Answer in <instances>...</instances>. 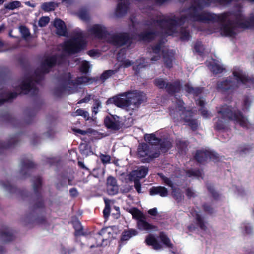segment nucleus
Instances as JSON below:
<instances>
[{"label":"nucleus","instance_id":"1","mask_svg":"<svg viewBox=\"0 0 254 254\" xmlns=\"http://www.w3.org/2000/svg\"><path fill=\"white\" fill-rule=\"evenodd\" d=\"M233 76L218 82L217 89L221 92L228 90H234L240 86L251 87L254 86V82L248 79L246 74L239 67H235L233 72Z\"/></svg>","mask_w":254,"mask_h":254},{"label":"nucleus","instance_id":"2","mask_svg":"<svg viewBox=\"0 0 254 254\" xmlns=\"http://www.w3.org/2000/svg\"><path fill=\"white\" fill-rule=\"evenodd\" d=\"M85 35L82 32L77 33L71 39L66 41L64 45L61 46L63 54H74L83 49L86 44L85 40Z\"/></svg>","mask_w":254,"mask_h":254},{"label":"nucleus","instance_id":"3","mask_svg":"<svg viewBox=\"0 0 254 254\" xmlns=\"http://www.w3.org/2000/svg\"><path fill=\"white\" fill-rule=\"evenodd\" d=\"M218 113L224 118H227L233 120L244 127H248L250 125L248 119L243 116L240 112H236L235 108L224 105L218 110Z\"/></svg>","mask_w":254,"mask_h":254},{"label":"nucleus","instance_id":"4","mask_svg":"<svg viewBox=\"0 0 254 254\" xmlns=\"http://www.w3.org/2000/svg\"><path fill=\"white\" fill-rule=\"evenodd\" d=\"M183 102L181 100H179L178 102V107L176 108L175 110L172 109L170 111L171 115L174 118L178 117L179 115L181 119H184L186 122L189 123V125L193 130L195 129L198 127V122L195 120H193L191 118V113L189 111L184 110L183 104Z\"/></svg>","mask_w":254,"mask_h":254},{"label":"nucleus","instance_id":"5","mask_svg":"<svg viewBox=\"0 0 254 254\" xmlns=\"http://www.w3.org/2000/svg\"><path fill=\"white\" fill-rule=\"evenodd\" d=\"M69 79L64 81L60 87V91L65 94H71L77 90L78 86L87 84L90 82V79L87 76L79 77L75 83H73L71 80L70 75L68 74Z\"/></svg>","mask_w":254,"mask_h":254},{"label":"nucleus","instance_id":"6","mask_svg":"<svg viewBox=\"0 0 254 254\" xmlns=\"http://www.w3.org/2000/svg\"><path fill=\"white\" fill-rule=\"evenodd\" d=\"M146 99L145 94L140 91L135 90L128 92V112L130 110H136Z\"/></svg>","mask_w":254,"mask_h":254},{"label":"nucleus","instance_id":"7","mask_svg":"<svg viewBox=\"0 0 254 254\" xmlns=\"http://www.w3.org/2000/svg\"><path fill=\"white\" fill-rule=\"evenodd\" d=\"M116 230L117 228L115 226L103 229L100 234L97 236L96 239L98 242L95 245H91L90 247L93 248L107 245L108 240L114 238L116 234Z\"/></svg>","mask_w":254,"mask_h":254},{"label":"nucleus","instance_id":"8","mask_svg":"<svg viewBox=\"0 0 254 254\" xmlns=\"http://www.w3.org/2000/svg\"><path fill=\"white\" fill-rule=\"evenodd\" d=\"M148 172V169L144 167H139L137 170L132 172L129 176L128 182L129 184L133 182L134 186L138 193L141 192V184L139 181V179L144 178Z\"/></svg>","mask_w":254,"mask_h":254},{"label":"nucleus","instance_id":"9","mask_svg":"<svg viewBox=\"0 0 254 254\" xmlns=\"http://www.w3.org/2000/svg\"><path fill=\"white\" fill-rule=\"evenodd\" d=\"M128 211L131 214L133 218L138 220L137 226L139 229L149 231L154 229V227L145 220V216L137 209L132 208Z\"/></svg>","mask_w":254,"mask_h":254},{"label":"nucleus","instance_id":"10","mask_svg":"<svg viewBox=\"0 0 254 254\" xmlns=\"http://www.w3.org/2000/svg\"><path fill=\"white\" fill-rule=\"evenodd\" d=\"M154 83L156 86L160 89L165 88L169 93L178 92L181 89L180 83L176 82L174 84L168 83L165 79L158 78L154 80Z\"/></svg>","mask_w":254,"mask_h":254},{"label":"nucleus","instance_id":"11","mask_svg":"<svg viewBox=\"0 0 254 254\" xmlns=\"http://www.w3.org/2000/svg\"><path fill=\"white\" fill-rule=\"evenodd\" d=\"M137 155L140 158H145V161H148L151 158L158 157L159 153L154 151L152 146L150 147L146 144H141L138 147Z\"/></svg>","mask_w":254,"mask_h":254},{"label":"nucleus","instance_id":"12","mask_svg":"<svg viewBox=\"0 0 254 254\" xmlns=\"http://www.w3.org/2000/svg\"><path fill=\"white\" fill-rule=\"evenodd\" d=\"M106 27L101 24L93 25L87 28V34L93 38H102L106 35Z\"/></svg>","mask_w":254,"mask_h":254},{"label":"nucleus","instance_id":"13","mask_svg":"<svg viewBox=\"0 0 254 254\" xmlns=\"http://www.w3.org/2000/svg\"><path fill=\"white\" fill-rule=\"evenodd\" d=\"M107 105L114 104L120 108H124L127 105V94L126 93L109 99L106 102Z\"/></svg>","mask_w":254,"mask_h":254},{"label":"nucleus","instance_id":"14","mask_svg":"<svg viewBox=\"0 0 254 254\" xmlns=\"http://www.w3.org/2000/svg\"><path fill=\"white\" fill-rule=\"evenodd\" d=\"M217 154L207 150L197 151L195 157L196 160L200 163L206 161L208 158L214 161L217 158Z\"/></svg>","mask_w":254,"mask_h":254},{"label":"nucleus","instance_id":"15","mask_svg":"<svg viewBox=\"0 0 254 254\" xmlns=\"http://www.w3.org/2000/svg\"><path fill=\"white\" fill-rule=\"evenodd\" d=\"M104 200L106 204L105 207L103 210V213L105 218L107 219L109 216L110 212H111L112 216H113L114 218H118L120 215L119 207L117 206H114L113 209H111L110 205V200L107 199H105Z\"/></svg>","mask_w":254,"mask_h":254},{"label":"nucleus","instance_id":"16","mask_svg":"<svg viewBox=\"0 0 254 254\" xmlns=\"http://www.w3.org/2000/svg\"><path fill=\"white\" fill-rule=\"evenodd\" d=\"M119 118L118 116L107 117L105 119V124L109 128L118 130L120 128L122 125L119 121Z\"/></svg>","mask_w":254,"mask_h":254},{"label":"nucleus","instance_id":"17","mask_svg":"<svg viewBox=\"0 0 254 254\" xmlns=\"http://www.w3.org/2000/svg\"><path fill=\"white\" fill-rule=\"evenodd\" d=\"M207 66L214 74L222 72L224 68L219 62L211 59L210 61L207 62Z\"/></svg>","mask_w":254,"mask_h":254},{"label":"nucleus","instance_id":"18","mask_svg":"<svg viewBox=\"0 0 254 254\" xmlns=\"http://www.w3.org/2000/svg\"><path fill=\"white\" fill-rule=\"evenodd\" d=\"M111 42L117 46H121L127 42V35L125 33H118L112 37Z\"/></svg>","mask_w":254,"mask_h":254},{"label":"nucleus","instance_id":"19","mask_svg":"<svg viewBox=\"0 0 254 254\" xmlns=\"http://www.w3.org/2000/svg\"><path fill=\"white\" fill-rule=\"evenodd\" d=\"M54 26L56 28L57 33L61 36H66L67 29L65 23L61 19H56L54 22Z\"/></svg>","mask_w":254,"mask_h":254},{"label":"nucleus","instance_id":"20","mask_svg":"<svg viewBox=\"0 0 254 254\" xmlns=\"http://www.w3.org/2000/svg\"><path fill=\"white\" fill-rule=\"evenodd\" d=\"M118 64L120 67L126 68L127 66V49H122L118 55Z\"/></svg>","mask_w":254,"mask_h":254},{"label":"nucleus","instance_id":"21","mask_svg":"<svg viewBox=\"0 0 254 254\" xmlns=\"http://www.w3.org/2000/svg\"><path fill=\"white\" fill-rule=\"evenodd\" d=\"M57 63L55 57H50L47 58L42 65V70L43 72H48V68L53 66Z\"/></svg>","mask_w":254,"mask_h":254},{"label":"nucleus","instance_id":"22","mask_svg":"<svg viewBox=\"0 0 254 254\" xmlns=\"http://www.w3.org/2000/svg\"><path fill=\"white\" fill-rule=\"evenodd\" d=\"M150 194L151 195L159 194L162 197H165L168 195L167 190L163 187H152L150 189Z\"/></svg>","mask_w":254,"mask_h":254},{"label":"nucleus","instance_id":"23","mask_svg":"<svg viewBox=\"0 0 254 254\" xmlns=\"http://www.w3.org/2000/svg\"><path fill=\"white\" fill-rule=\"evenodd\" d=\"M148 245L152 246L155 250H160L162 248L161 245L157 241L156 238L152 235H149L145 239Z\"/></svg>","mask_w":254,"mask_h":254},{"label":"nucleus","instance_id":"24","mask_svg":"<svg viewBox=\"0 0 254 254\" xmlns=\"http://www.w3.org/2000/svg\"><path fill=\"white\" fill-rule=\"evenodd\" d=\"M163 60L167 67H171L172 66L174 53L172 51L165 52L163 51Z\"/></svg>","mask_w":254,"mask_h":254},{"label":"nucleus","instance_id":"25","mask_svg":"<svg viewBox=\"0 0 254 254\" xmlns=\"http://www.w3.org/2000/svg\"><path fill=\"white\" fill-rule=\"evenodd\" d=\"M191 214L192 216L195 219L197 223L200 228L202 229L205 230L206 229V226L203 220V218L202 217L200 213L195 210H194L191 212Z\"/></svg>","mask_w":254,"mask_h":254},{"label":"nucleus","instance_id":"26","mask_svg":"<svg viewBox=\"0 0 254 254\" xmlns=\"http://www.w3.org/2000/svg\"><path fill=\"white\" fill-rule=\"evenodd\" d=\"M34 86V83L30 79L24 80L20 86L21 92H27L30 91Z\"/></svg>","mask_w":254,"mask_h":254},{"label":"nucleus","instance_id":"27","mask_svg":"<svg viewBox=\"0 0 254 254\" xmlns=\"http://www.w3.org/2000/svg\"><path fill=\"white\" fill-rule=\"evenodd\" d=\"M145 141L151 145H156L160 143V139L157 137L154 134H146L144 135Z\"/></svg>","mask_w":254,"mask_h":254},{"label":"nucleus","instance_id":"28","mask_svg":"<svg viewBox=\"0 0 254 254\" xmlns=\"http://www.w3.org/2000/svg\"><path fill=\"white\" fill-rule=\"evenodd\" d=\"M185 88L187 92L192 94L194 95H198L202 91V88L199 87L193 88L191 85L189 84L185 85Z\"/></svg>","mask_w":254,"mask_h":254},{"label":"nucleus","instance_id":"29","mask_svg":"<svg viewBox=\"0 0 254 254\" xmlns=\"http://www.w3.org/2000/svg\"><path fill=\"white\" fill-rule=\"evenodd\" d=\"M56 6V4L53 2H49L44 3L42 5V8L47 11L54 10Z\"/></svg>","mask_w":254,"mask_h":254},{"label":"nucleus","instance_id":"30","mask_svg":"<svg viewBox=\"0 0 254 254\" xmlns=\"http://www.w3.org/2000/svg\"><path fill=\"white\" fill-rule=\"evenodd\" d=\"M21 6V3L19 1L15 0L11 1L6 5H5V7L6 8L10 9V10H13L14 9H16L17 8H18Z\"/></svg>","mask_w":254,"mask_h":254},{"label":"nucleus","instance_id":"31","mask_svg":"<svg viewBox=\"0 0 254 254\" xmlns=\"http://www.w3.org/2000/svg\"><path fill=\"white\" fill-rule=\"evenodd\" d=\"M117 72V70H108L104 71L101 76V79L105 80Z\"/></svg>","mask_w":254,"mask_h":254},{"label":"nucleus","instance_id":"32","mask_svg":"<svg viewBox=\"0 0 254 254\" xmlns=\"http://www.w3.org/2000/svg\"><path fill=\"white\" fill-rule=\"evenodd\" d=\"M159 237L160 240L164 245H166L167 247H169L171 246L172 244L170 243V240L164 233H161L159 235Z\"/></svg>","mask_w":254,"mask_h":254},{"label":"nucleus","instance_id":"33","mask_svg":"<svg viewBox=\"0 0 254 254\" xmlns=\"http://www.w3.org/2000/svg\"><path fill=\"white\" fill-rule=\"evenodd\" d=\"M75 114L76 116H81L83 117L86 120H88L89 117L88 113L82 109H77L75 112Z\"/></svg>","mask_w":254,"mask_h":254},{"label":"nucleus","instance_id":"34","mask_svg":"<svg viewBox=\"0 0 254 254\" xmlns=\"http://www.w3.org/2000/svg\"><path fill=\"white\" fill-rule=\"evenodd\" d=\"M107 190L109 194L114 195L118 193L119 188L118 186L117 185L112 187H108V188H107Z\"/></svg>","mask_w":254,"mask_h":254},{"label":"nucleus","instance_id":"35","mask_svg":"<svg viewBox=\"0 0 254 254\" xmlns=\"http://www.w3.org/2000/svg\"><path fill=\"white\" fill-rule=\"evenodd\" d=\"M147 64H145V59H141V60H140L139 62H137L136 67H135L134 65L133 66V68L134 70H135L136 71L137 70V69H138V70H139L140 68L145 67L146 66H147Z\"/></svg>","mask_w":254,"mask_h":254},{"label":"nucleus","instance_id":"36","mask_svg":"<svg viewBox=\"0 0 254 254\" xmlns=\"http://www.w3.org/2000/svg\"><path fill=\"white\" fill-rule=\"evenodd\" d=\"M194 50L196 52L201 54L204 50L203 46L200 42H197L194 45Z\"/></svg>","mask_w":254,"mask_h":254},{"label":"nucleus","instance_id":"37","mask_svg":"<svg viewBox=\"0 0 254 254\" xmlns=\"http://www.w3.org/2000/svg\"><path fill=\"white\" fill-rule=\"evenodd\" d=\"M19 31L24 38L26 39L29 36V30L26 27L21 26L19 27Z\"/></svg>","mask_w":254,"mask_h":254},{"label":"nucleus","instance_id":"38","mask_svg":"<svg viewBox=\"0 0 254 254\" xmlns=\"http://www.w3.org/2000/svg\"><path fill=\"white\" fill-rule=\"evenodd\" d=\"M90 67L89 63L86 61H82L80 65V70L83 72H87Z\"/></svg>","mask_w":254,"mask_h":254},{"label":"nucleus","instance_id":"39","mask_svg":"<svg viewBox=\"0 0 254 254\" xmlns=\"http://www.w3.org/2000/svg\"><path fill=\"white\" fill-rule=\"evenodd\" d=\"M92 99L94 101L93 112L95 113V114H96L98 113V108L101 107V103L97 99H94L93 97H92Z\"/></svg>","mask_w":254,"mask_h":254},{"label":"nucleus","instance_id":"40","mask_svg":"<svg viewBox=\"0 0 254 254\" xmlns=\"http://www.w3.org/2000/svg\"><path fill=\"white\" fill-rule=\"evenodd\" d=\"M50 19L48 17H42L39 21V25L41 27L46 26L49 22Z\"/></svg>","mask_w":254,"mask_h":254},{"label":"nucleus","instance_id":"41","mask_svg":"<svg viewBox=\"0 0 254 254\" xmlns=\"http://www.w3.org/2000/svg\"><path fill=\"white\" fill-rule=\"evenodd\" d=\"M115 185H117V182L116 179L112 177H108L107 181V188Z\"/></svg>","mask_w":254,"mask_h":254},{"label":"nucleus","instance_id":"42","mask_svg":"<svg viewBox=\"0 0 254 254\" xmlns=\"http://www.w3.org/2000/svg\"><path fill=\"white\" fill-rule=\"evenodd\" d=\"M171 142L167 141L166 142L161 143L160 149L162 151H166L167 149L171 147Z\"/></svg>","mask_w":254,"mask_h":254},{"label":"nucleus","instance_id":"43","mask_svg":"<svg viewBox=\"0 0 254 254\" xmlns=\"http://www.w3.org/2000/svg\"><path fill=\"white\" fill-rule=\"evenodd\" d=\"M100 159L104 164L109 163L111 160L110 156L108 155L101 154L100 155Z\"/></svg>","mask_w":254,"mask_h":254},{"label":"nucleus","instance_id":"44","mask_svg":"<svg viewBox=\"0 0 254 254\" xmlns=\"http://www.w3.org/2000/svg\"><path fill=\"white\" fill-rule=\"evenodd\" d=\"M159 175L160 177L162 178V180L164 181V183L173 189V184L171 181L169 179L165 177L162 174H160Z\"/></svg>","mask_w":254,"mask_h":254},{"label":"nucleus","instance_id":"45","mask_svg":"<svg viewBox=\"0 0 254 254\" xmlns=\"http://www.w3.org/2000/svg\"><path fill=\"white\" fill-rule=\"evenodd\" d=\"M188 175L189 176H193L196 177L197 178H199V177H200L202 176V173L200 171H190L188 173Z\"/></svg>","mask_w":254,"mask_h":254},{"label":"nucleus","instance_id":"46","mask_svg":"<svg viewBox=\"0 0 254 254\" xmlns=\"http://www.w3.org/2000/svg\"><path fill=\"white\" fill-rule=\"evenodd\" d=\"M161 47V44L159 43L152 48V52L154 54H158L160 52Z\"/></svg>","mask_w":254,"mask_h":254},{"label":"nucleus","instance_id":"47","mask_svg":"<svg viewBox=\"0 0 254 254\" xmlns=\"http://www.w3.org/2000/svg\"><path fill=\"white\" fill-rule=\"evenodd\" d=\"M186 194L188 196V197L190 198L196 196V193L195 191L190 188H188L187 190Z\"/></svg>","mask_w":254,"mask_h":254},{"label":"nucleus","instance_id":"48","mask_svg":"<svg viewBox=\"0 0 254 254\" xmlns=\"http://www.w3.org/2000/svg\"><path fill=\"white\" fill-rule=\"evenodd\" d=\"M251 105V101L249 98H247L245 99L243 105V110H247Z\"/></svg>","mask_w":254,"mask_h":254},{"label":"nucleus","instance_id":"49","mask_svg":"<svg viewBox=\"0 0 254 254\" xmlns=\"http://www.w3.org/2000/svg\"><path fill=\"white\" fill-rule=\"evenodd\" d=\"M215 127L219 130L223 129L225 127V124L222 121L219 120L217 122Z\"/></svg>","mask_w":254,"mask_h":254},{"label":"nucleus","instance_id":"50","mask_svg":"<svg viewBox=\"0 0 254 254\" xmlns=\"http://www.w3.org/2000/svg\"><path fill=\"white\" fill-rule=\"evenodd\" d=\"M201 114L204 118H208L211 117V114L205 109H200Z\"/></svg>","mask_w":254,"mask_h":254},{"label":"nucleus","instance_id":"51","mask_svg":"<svg viewBox=\"0 0 254 254\" xmlns=\"http://www.w3.org/2000/svg\"><path fill=\"white\" fill-rule=\"evenodd\" d=\"M243 227L246 233L250 234L252 232L253 228L250 224H247Z\"/></svg>","mask_w":254,"mask_h":254},{"label":"nucleus","instance_id":"52","mask_svg":"<svg viewBox=\"0 0 254 254\" xmlns=\"http://www.w3.org/2000/svg\"><path fill=\"white\" fill-rule=\"evenodd\" d=\"M137 232L134 229L128 230V239L133 236H136Z\"/></svg>","mask_w":254,"mask_h":254},{"label":"nucleus","instance_id":"53","mask_svg":"<svg viewBox=\"0 0 254 254\" xmlns=\"http://www.w3.org/2000/svg\"><path fill=\"white\" fill-rule=\"evenodd\" d=\"M73 226L76 231H79L82 229L81 225L78 221L75 222L73 224Z\"/></svg>","mask_w":254,"mask_h":254},{"label":"nucleus","instance_id":"54","mask_svg":"<svg viewBox=\"0 0 254 254\" xmlns=\"http://www.w3.org/2000/svg\"><path fill=\"white\" fill-rule=\"evenodd\" d=\"M88 55L93 58H96L99 56V53L94 50H91L88 52Z\"/></svg>","mask_w":254,"mask_h":254},{"label":"nucleus","instance_id":"55","mask_svg":"<svg viewBox=\"0 0 254 254\" xmlns=\"http://www.w3.org/2000/svg\"><path fill=\"white\" fill-rule=\"evenodd\" d=\"M73 131L76 134H85L87 133L86 131L82 130L80 129L77 128H73L72 129Z\"/></svg>","mask_w":254,"mask_h":254},{"label":"nucleus","instance_id":"56","mask_svg":"<svg viewBox=\"0 0 254 254\" xmlns=\"http://www.w3.org/2000/svg\"><path fill=\"white\" fill-rule=\"evenodd\" d=\"M173 195L176 197V199H179L181 197V194L180 192H179L178 190H177L175 189H173Z\"/></svg>","mask_w":254,"mask_h":254},{"label":"nucleus","instance_id":"57","mask_svg":"<svg viewBox=\"0 0 254 254\" xmlns=\"http://www.w3.org/2000/svg\"><path fill=\"white\" fill-rule=\"evenodd\" d=\"M148 213L152 216H156L157 214V209L156 208H153L148 210Z\"/></svg>","mask_w":254,"mask_h":254},{"label":"nucleus","instance_id":"58","mask_svg":"<svg viewBox=\"0 0 254 254\" xmlns=\"http://www.w3.org/2000/svg\"><path fill=\"white\" fill-rule=\"evenodd\" d=\"M80 18L83 20H87L89 18V16L86 13H80L79 15Z\"/></svg>","mask_w":254,"mask_h":254},{"label":"nucleus","instance_id":"59","mask_svg":"<svg viewBox=\"0 0 254 254\" xmlns=\"http://www.w3.org/2000/svg\"><path fill=\"white\" fill-rule=\"evenodd\" d=\"M177 146L179 149L183 150L187 147V144L186 142L180 141L179 143H177Z\"/></svg>","mask_w":254,"mask_h":254},{"label":"nucleus","instance_id":"60","mask_svg":"<svg viewBox=\"0 0 254 254\" xmlns=\"http://www.w3.org/2000/svg\"><path fill=\"white\" fill-rule=\"evenodd\" d=\"M91 95H88L87 96H86L84 98L81 99V100H80L78 103H86V102H88L90 99H91Z\"/></svg>","mask_w":254,"mask_h":254},{"label":"nucleus","instance_id":"61","mask_svg":"<svg viewBox=\"0 0 254 254\" xmlns=\"http://www.w3.org/2000/svg\"><path fill=\"white\" fill-rule=\"evenodd\" d=\"M196 103L199 105L201 107H203L205 104V101L203 98H199L198 99L196 100Z\"/></svg>","mask_w":254,"mask_h":254},{"label":"nucleus","instance_id":"62","mask_svg":"<svg viewBox=\"0 0 254 254\" xmlns=\"http://www.w3.org/2000/svg\"><path fill=\"white\" fill-rule=\"evenodd\" d=\"M70 195L72 196H75L77 195V191L75 189H72L69 190Z\"/></svg>","mask_w":254,"mask_h":254},{"label":"nucleus","instance_id":"63","mask_svg":"<svg viewBox=\"0 0 254 254\" xmlns=\"http://www.w3.org/2000/svg\"><path fill=\"white\" fill-rule=\"evenodd\" d=\"M204 209L205 211L207 212L208 213H212V208L210 206L208 205H204Z\"/></svg>","mask_w":254,"mask_h":254},{"label":"nucleus","instance_id":"64","mask_svg":"<svg viewBox=\"0 0 254 254\" xmlns=\"http://www.w3.org/2000/svg\"><path fill=\"white\" fill-rule=\"evenodd\" d=\"M208 190L211 192V193L213 194V196L216 198V192H215L214 191V189L208 188Z\"/></svg>","mask_w":254,"mask_h":254}]
</instances>
